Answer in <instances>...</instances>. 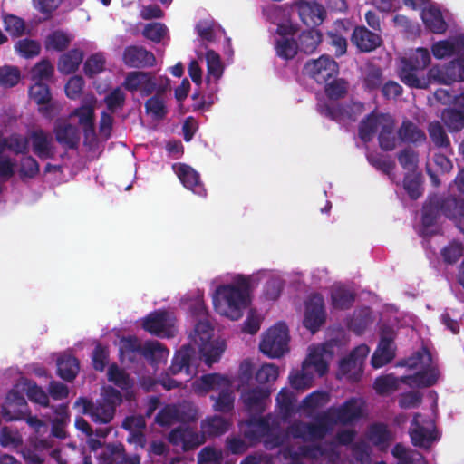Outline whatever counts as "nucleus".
<instances>
[{
  "label": "nucleus",
  "instance_id": "obj_57",
  "mask_svg": "<svg viewBox=\"0 0 464 464\" xmlns=\"http://www.w3.org/2000/svg\"><path fill=\"white\" fill-rule=\"evenodd\" d=\"M20 78L21 73L17 67L10 65L0 67V85L2 87H14L19 82Z\"/></svg>",
  "mask_w": 464,
  "mask_h": 464
},
{
  "label": "nucleus",
  "instance_id": "obj_27",
  "mask_svg": "<svg viewBox=\"0 0 464 464\" xmlns=\"http://www.w3.org/2000/svg\"><path fill=\"white\" fill-rule=\"evenodd\" d=\"M194 385L198 392L215 391L220 392L225 388L231 387L232 383L227 376L219 373H208L197 380Z\"/></svg>",
  "mask_w": 464,
  "mask_h": 464
},
{
  "label": "nucleus",
  "instance_id": "obj_53",
  "mask_svg": "<svg viewBox=\"0 0 464 464\" xmlns=\"http://www.w3.org/2000/svg\"><path fill=\"white\" fill-rule=\"evenodd\" d=\"M169 351L158 341L146 342L143 344L142 356L153 362L160 361L167 357Z\"/></svg>",
  "mask_w": 464,
  "mask_h": 464
},
{
  "label": "nucleus",
  "instance_id": "obj_9",
  "mask_svg": "<svg viewBox=\"0 0 464 464\" xmlns=\"http://www.w3.org/2000/svg\"><path fill=\"white\" fill-rule=\"evenodd\" d=\"M370 353V348L366 344H360L351 351V353L340 361L338 369V378L345 377L350 382L360 381L363 372V363Z\"/></svg>",
  "mask_w": 464,
  "mask_h": 464
},
{
  "label": "nucleus",
  "instance_id": "obj_7",
  "mask_svg": "<svg viewBox=\"0 0 464 464\" xmlns=\"http://www.w3.org/2000/svg\"><path fill=\"white\" fill-rule=\"evenodd\" d=\"M244 438L251 443L261 441L264 438L266 447L274 449L284 443V437L280 434H273V426L270 423V417H256L252 415L241 427Z\"/></svg>",
  "mask_w": 464,
  "mask_h": 464
},
{
  "label": "nucleus",
  "instance_id": "obj_48",
  "mask_svg": "<svg viewBox=\"0 0 464 464\" xmlns=\"http://www.w3.org/2000/svg\"><path fill=\"white\" fill-rule=\"evenodd\" d=\"M108 381L113 382L117 387L125 391L133 386V381L124 370L116 363L111 364L108 369Z\"/></svg>",
  "mask_w": 464,
  "mask_h": 464
},
{
  "label": "nucleus",
  "instance_id": "obj_29",
  "mask_svg": "<svg viewBox=\"0 0 464 464\" xmlns=\"http://www.w3.org/2000/svg\"><path fill=\"white\" fill-rule=\"evenodd\" d=\"M439 377V370L431 367L424 371H420L413 375L401 376V382L410 386L416 385L428 388L436 384Z\"/></svg>",
  "mask_w": 464,
  "mask_h": 464
},
{
  "label": "nucleus",
  "instance_id": "obj_51",
  "mask_svg": "<svg viewBox=\"0 0 464 464\" xmlns=\"http://www.w3.org/2000/svg\"><path fill=\"white\" fill-rule=\"evenodd\" d=\"M300 50L306 53H311L319 45L322 41V34L319 31L312 29L305 31L301 34L300 37Z\"/></svg>",
  "mask_w": 464,
  "mask_h": 464
},
{
  "label": "nucleus",
  "instance_id": "obj_5",
  "mask_svg": "<svg viewBox=\"0 0 464 464\" xmlns=\"http://www.w3.org/2000/svg\"><path fill=\"white\" fill-rule=\"evenodd\" d=\"M430 63L429 51L425 48H417L409 58L401 60L402 66L400 71L401 82L410 87L426 89L429 86V79L426 78L423 70Z\"/></svg>",
  "mask_w": 464,
  "mask_h": 464
},
{
  "label": "nucleus",
  "instance_id": "obj_4",
  "mask_svg": "<svg viewBox=\"0 0 464 464\" xmlns=\"http://www.w3.org/2000/svg\"><path fill=\"white\" fill-rule=\"evenodd\" d=\"M394 119L390 114L372 112L359 124L358 135L363 142H370L378 132L380 145H389L395 140Z\"/></svg>",
  "mask_w": 464,
  "mask_h": 464
},
{
  "label": "nucleus",
  "instance_id": "obj_28",
  "mask_svg": "<svg viewBox=\"0 0 464 464\" xmlns=\"http://www.w3.org/2000/svg\"><path fill=\"white\" fill-rule=\"evenodd\" d=\"M394 134L395 140H392L391 143L397 141L402 143H417L423 141L425 139L424 132L409 120L403 121L397 132L394 131Z\"/></svg>",
  "mask_w": 464,
  "mask_h": 464
},
{
  "label": "nucleus",
  "instance_id": "obj_33",
  "mask_svg": "<svg viewBox=\"0 0 464 464\" xmlns=\"http://www.w3.org/2000/svg\"><path fill=\"white\" fill-rule=\"evenodd\" d=\"M56 364L58 376L69 382L76 378L80 371V362L78 359L72 354L61 355L57 359Z\"/></svg>",
  "mask_w": 464,
  "mask_h": 464
},
{
  "label": "nucleus",
  "instance_id": "obj_31",
  "mask_svg": "<svg viewBox=\"0 0 464 464\" xmlns=\"http://www.w3.org/2000/svg\"><path fill=\"white\" fill-rule=\"evenodd\" d=\"M195 355V351L190 345H183L174 355L169 372L172 374H178L185 372L188 375L191 374L190 362Z\"/></svg>",
  "mask_w": 464,
  "mask_h": 464
},
{
  "label": "nucleus",
  "instance_id": "obj_47",
  "mask_svg": "<svg viewBox=\"0 0 464 464\" xmlns=\"http://www.w3.org/2000/svg\"><path fill=\"white\" fill-rule=\"evenodd\" d=\"M369 439L375 446L382 447L392 440V436L388 426L379 422L370 426Z\"/></svg>",
  "mask_w": 464,
  "mask_h": 464
},
{
  "label": "nucleus",
  "instance_id": "obj_56",
  "mask_svg": "<svg viewBox=\"0 0 464 464\" xmlns=\"http://www.w3.org/2000/svg\"><path fill=\"white\" fill-rule=\"evenodd\" d=\"M179 420V411L174 405L168 404L156 415L155 422L161 427H169Z\"/></svg>",
  "mask_w": 464,
  "mask_h": 464
},
{
  "label": "nucleus",
  "instance_id": "obj_52",
  "mask_svg": "<svg viewBox=\"0 0 464 464\" xmlns=\"http://www.w3.org/2000/svg\"><path fill=\"white\" fill-rule=\"evenodd\" d=\"M54 68L47 60H42L36 63L31 70V79L33 82H46L53 75Z\"/></svg>",
  "mask_w": 464,
  "mask_h": 464
},
{
  "label": "nucleus",
  "instance_id": "obj_34",
  "mask_svg": "<svg viewBox=\"0 0 464 464\" xmlns=\"http://www.w3.org/2000/svg\"><path fill=\"white\" fill-rule=\"evenodd\" d=\"M201 359L208 366L218 362L226 350V343L224 340H217L198 343Z\"/></svg>",
  "mask_w": 464,
  "mask_h": 464
},
{
  "label": "nucleus",
  "instance_id": "obj_39",
  "mask_svg": "<svg viewBox=\"0 0 464 464\" xmlns=\"http://www.w3.org/2000/svg\"><path fill=\"white\" fill-rule=\"evenodd\" d=\"M166 92H155V94L145 102L146 112L155 120H161L167 115Z\"/></svg>",
  "mask_w": 464,
  "mask_h": 464
},
{
  "label": "nucleus",
  "instance_id": "obj_26",
  "mask_svg": "<svg viewBox=\"0 0 464 464\" xmlns=\"http://www.w3.org/2000/svg\"><path fill=\"white\" fill-rule=\"evenodd\" d=\"M352 43L362 52H371L382 44L379 34L369 31L363 26H358L352 34Z\"/></svg>",
  "mask_w": 464,
  "mask_h": 464
},
{
  "label": "nucleus",
  "instance_id": "obj_62",
  "mask_svg": "<svg viewBox=\"0 0 464 464\" xmlns=\"http://www.w3.org/2000/svg\"><path fill=\"white\" fill-rule=\"evenodd\" d=\"M441 119L450 130H459L464 126L463 114L454 109H448L442 112Z\"/></svg>",
  "mask_w": 464,
  "mask_h": 464
},
{
  "label": "nucleus",
  "instance_id": "obj_18",
  "mask_svg": "<svg viewBox=\"0 0 464 464\" xmlns=\"http://www.w3.org/2000/svg\"><path fill=\"white\" fill-rule=\"evenodd\" d=\"M97 99L93 94H86L82 102L81 107L71 113V118L77 117L79 124L84 129L86 138L94 134V118Z\"/></svg>",
  "mask_w": 464,
  "mask_h": 464
},
{
  "label": "nucleus",
  "instance_id": "obj_11",
  "mask_svg": "<svg viewBox=\"0 0 464 464\" xmlns=\"http://www.w3.org/2000/svg\"><path fill=\"white\" fill-rule=\"evenodd\" d=\"M298 30V25L289 20L277 24L276 34L278 38L276 41V51L279 57L290 60L297 54L300 47L289 36L295 34Z\"/></svg>",
  "mask_w": 464,
  "mask_h": 464
},
{
  "label": "nucleus",
  "instance_id": "obj_44",
  "mask_svg": "<svg viewBox=\"0 0 464 464\" xmlns=\"http://www.w3.org/2000/svg\"><path fill=\"white\" fill-rule=\"evenodd\" d=\"M210 400L214 401L213 410L221 413H228L234 409L235 396L231 387L218 392V395H210Z\"/></svg>",
  "mask_w": 464,
  "mask_h": 464
},
{
  "label": "nucleus",
  "instance_id": "obj_46",
  "mask_svg": "<svg viewBox=\"0 0 464 464\" xmlns=\"http://www.w3.org/2000/svg\"><path fill=\"white\" fill-rule=\"evenodd\" d=\"M72 40V37L68 33L56 30L46 36L44 45L47 50L63 51L69 45Z\"/></svg>",
  "mask_w": 464,
  "mask_h": 464
},
{
  "label": "nucleus",
  "instance_id": "obj_36",
  "mask_svg": "<svg viewBox=\"0 0 464 464\" xmlns=\"http://www.w3.org/2000/svg\"><path fill=\"white\" fill-rule=\"evenodd\" d=\"M421 17L425 25L435 34H442L447 29V24L442 18L440 11L434 5L423 8Z\"/></svg>",
  "mask_w": 464,
  "mask_h": 464
},
{
  "label": "nucleus",
  "instance_id": "obj_24",
  "mask_svg": "<svg viewBox=\"0 0 464 464\" xmlns=\"http://www.w3.org/2000/svg\"><path fill=\"white\" fill-rule=\"evenodd\" d=\"M420 413L414 414L411 424L414 425L415 428L411 429L409 434L411 440V443L414 446L429 449L435 440H439V437L435 429L430 430L420 425Z\"/></svg>",
  "mask_w": 464,
  "mask_h": 464
},
{
  "label": "nucleus",
  "instance_id": "obj_55",
  "mask_svg": "<svg viewBox=\"0 0 464 464\" xmlns=\"http://www.w3.org/2000/svg\"><path fill=\"white\" fill-rule=\"evenodd\" d=\"M168 33L167 26L161 23H150L142 31V34L154 43H160L165 38H169Z\"/></svg>",
  "mask_w": 464,
  "mask_h": 464
},
{
  "label": "nucleus",
  "instance_id": "obj_45",
  "mask_svg": "<svg viewBox=\"0 0 464 464\" xmlns=\"http://www.w3.org/2000/svg\"><path fill=\"white\" fill-rule=\"evenodd\" d=\"M82 58L83 54L81 51L72 50L61 56L58 69L63 73H72L78 69Z\"/></svg>",
  "mask_w": 464,
  "mask_h": 464
},
{
  "label": "nucleus",
  "instance_id": "obj_30",
  "mask_svg": "<svg viewBox=\"0 0 464 464\" xmlns=\"http://www.w3.org/2000/svg\"><path fill=\"white\" fill-rule=\"evenodd\" d=\"M230 421L220 416L208 417L200 423L201 433L206 438H216L225 434L230 428Z\"/></svg>",
  "mask_w": 464,
  "mask_h": 464
},
{
  "label": "nucleus",
  "instance_id": "obj_60",
  "mask_svg": "<svg viewBox=\"0 0 464 464\" xmlns=\"http://www.w3.org/2000/svg\"><path fill=\"white\" fill-rule=\"evenodd\" d=\"M464 246L461 243L453 241L441 249V256L446 264L453 265L463 256Z\"/></svg>",
  "mask_w": 464,
  "mask_h": 464
},
{
  "label": "nucleus",
  "instance_id": "obj_54",
  "mask_svg": "<svg viewBox=\"0 0 464 464\" xmlns=\"http://www.w3.org/2000/svg\"><path fill=\"white\" fill-rule=\"evenodd\" d=\"M126 94L121 87L112 89L104 98L107 109L111 112L121 110L125 104Z\"/></svg>",
  "mask_w": 464,
  "mask_h": 464
},
{
  "label": "nucleus",
  "instance_id": "obj_21",
  "mask_svg": "<svg viewBox=\"0 0 464 464\" xmlns=\"http://www.w3.org/2000/svg\"><path fill=\"white\" fill-rule=\"evenodd\" d=\"M298 12L301 21L307 26L319 25L323 23L325 10L314 1L301 0L294 5Z\"/></svg>",
  "mask_w": 464,
  "mask_h": 464
},
{
  "label": "nucleus",
  "instance_id": "obj_40",
  "mask_svg": "<svg viewBox=\"0 0 464 464\" xmlns=\"http://www.w3.org/2000/svg\"><path fill=\"white\" fill-rule=\"evenodd\" d=\"M334 424L330 422L326 411L317 418L316 422L307 423V441L323 440L330 431Z\"/></svg>",
  "mask_w": 464,
  "mask_h": 464
},
{
  "label": "nucleus",
  "instance_id": "obj_49",
  "mask_svg": "<svg viewBox=\"0 0 464 464\" xmlns=\"http://www.w3.org/2000/svg\"><path fill=\"white\" fill-rule=\"evenodd\" d=\"M399 382H401V378L398 379L392 374H386L375 379L373 388L378 394L384 395L397 391Z\"/></svg>",
  "mask_w": 464,
  "mask_h": 464
},
{
  "label": "nucleus",
  "instance_id": "obj_32",
  "mask_svg": "<svg viewBox=\"0 0 464 464\" xmlns=\"http://www.w3.org/2000/svg\"><path fill=\"white\" fill-rule=\"evenodd\" d=\"M421 224L425 228L434 226L440 215L442 210L440 208V196L431 195L424 202L422 206Z\"/></svg>",
  "mask_w": 464,
  "mask_h": 464
},
{
  "label": "nucleus",
  "instance_id": "obj_20",
  "mask_svg": "<svg viewBox=\"0 0 464 464\" xmlns=\"http://www.w3.org/2000/svg\"><path fill=\"white\" fill-rule=\"evenodd\" d=\"M172 169L186 188L198 196L205 197L207 195L199 174L192 167L185 163H176Z\"/></svg>",
  "mask_w": 464,
  "mask_h": 464
},
{
  "label": "nucleus",
  "instance_id": "obj_64",
  "mask_svg": "<svg viewBox=\"0 0 464 464\" xmlns=\"http://www.w3.org/2000/svg\"><path fill=\"white\" fill-rule=\"evenodd\" d=\"M3 18L5 30L12 36L17 37L25 32L24 22L18 16L5 14Z\"/></svg>",
  "mask_w": 464,
  "mask_h": 464
},
{
  "label": "nucleus",
  "instance_id": "obj_58",
  "mask_svg": "<svg viewBox=\"0 0 464 464\" xmlns=\"http://www.w3.org/2000/svg\"><path fill=\"white\" fill-rule=\"evenodd\" d=\"M14 50L24 58H32L39 54L41 46L38 42L25 38L15 44Z\"/></svg>",
  "mask_w": 464,
  "mask_h": 464
},
{
  "label": "nucleus",
  "instance_id": "obj_13",
  "mask_svg": "<svg viewBox=\"0 0 464 464\" xmlns=\"http://www.w3.org/2000/svg\"><path fill=\"white\" fill-rule=\"evenodd\" d=\"M326 313L324 297L320 294H313L305 303L304 325L315 334L325 323Z\"/></svg>",
  "mask_w": 464,
  "mask_h": 464
},
{
  "label": "nucleus",
  "instance_id": "obj_22",
  "mask_svg": "<svg viewBox=\"0 0 464 464\" xmlns=\"http://www.w3.org/2000/svg\"><path fill=\"white\" fill-rule=\"evenodd\" d=\"M123 61L126 65L132 68L152 67L156 63L154 54L141 46L127 47L123 53Z\"/></svg>",
  "mask_w": 464,
  "mask_h": 464
},
{
  "label": "nucleus",
  "instance_id": "obj_43",
  "mask_svg": "<svg viewBox=\"0 0 464 464\" xmlns=\"http://www.w3.org/2000/svg\"><path fill=\"white\" fill-rule=\"evenodd\" d=\"M55 134L57 141L65 145H76L79 140L77 128L66 121L58 122Z\"/></svg>",
  "mask_w": 464,
  "mask_h": 464
},
{
  "label": "nucleus",
  "instance_id": "obj_41",
  "mask_svg": "<svg viewBox=\"0 0 464 464\" xmlns=\"http://www.w3.org/2000/svg\"><path fill=\"white\" fill-rule=\"evenodd\" d=\"M206 62L208 66L207 83L217 82L222 76L224 65L218 53L212 50L206 53Z\"/></svg>",
  "mask_w": 464,
  "mask_h": 464
},
{
  "label": "nucleus",
  "instance_id": "obj_10",
  "mask_svg": "<svg viewBox=\"0 0 464 464\" xmlns=\"http://www.w3.org/2000/svg\"><path fill=\"white\" fill-rule=\"evenodd\" d=\"M364 403L361 399L353 397L339 407H332L326 413L332 424L348 425L362 417Z\"/></svg>",
  "mask_w": 464,
  "mask_h": 464
},
{
  "label": "nucleus",
  "instance_id": "obj_2",
  "mask_svg": "<svg viewBox=\"0 0 464 464\" xmlns=\"http://www.w3.org/2000/svg\"><path fill=\"white\" fill-rule=\"evenodd\" d=\"M34 153L40 158H50L44 167L45 172L67 170L71 175H76L84 169V160L80 147H34Z\"/></svg>",
  "mask_w": 464,
  "mask_h": 464
},
{
  "label": "nucleus",
  "instance_id": "obj_37",
  "mask_svg": "<svg viewBox=\"0 0 464 464\" xmlns=\"http://www.w3.org/2000/svg\"><path fill=\"white\" fill-rule=\"evenodd\" d=\"M29 97L35 103L40 105L39 111L42 113L47 114L49 112L51 92L46 82H34L29 89Z\"/></svg>",
  "mask_w": 464,
  "mask_h": 464
},
{
  "label": "nucleus",
  "instance_id": "obj_8",
  "mask_svg": "<svg viewBox=\"0 0 464 464\" xmlns=\"http://www.w3.org/2000/svg\"><path fill=\"white\" fill-rule=\"evenodd\" d=\"M288 327L280 322L270 327L264 334L259 350L270 358H280L288 351Z\"/></svg>",
  "mask_w": 464,
  "mask_h": 464
},
{
  "label": "nucleus",
  "instance_id": "obj_6",
  "mask_svg": "<svg viewBox=\"0 0 464 464\" xmlns=\"http://www.w3.org/2000/svg\"><path fill=\"white\" fill-rule=\"evenodd\" d=\"M122 86L130 92H138L140 96L147 97L155 92L169 91L170 81L152 72L133 71L127 73Z\"/></svg>",
  "mask_w": 464,
  "mask_h": 464
},
{
  "label": "nucleus",
  "instance_id": "obj_50",
  "mask_svg": "<svg viewBox=\"0 0 464 464\" xmlns=\"http://www.w3.org/2000/svg\"><path fill=\"white\" fill-rule=\"evenodd\" d=\"M332 304L340 310L349 309L354 302V295L344 288L339 287L333 290L331 295Z\"/></svg>",
  "mask_w": 464,
  "mask_h": 464
},
{
  "label": "nucleus",
  "instance_id": "obj_63",
  "mask_svg": "<svg viewBox=\"0 0 464 464\" xmlns=\"http://www.w3.org/2000/svg\"><path fill=\"white\" fill-rule=\"evenodd\" d=\"M26 395L32 402H35L43 407L49 406V396L44 389L32 382L27 384Z\"/></svg>",
  "mask_w": 464,
  "mask_h": 464
},
{
  "label": "nucleus",
  "instance_id": "obj_12",
  "mask_svg": "<svg viewBox=\"0 0 464 464\" xmlns=\"http://www.w3.org/2000/svg\"><path fill=\"white\" fill-rule=\"evenodd\" d=\"M51 136L39 127L28 130L26 138L11 133L6 127H0V145H47Z\"/></svg>",
  "mask_w": 464,
  "mask_h": 464
},
{
  "label": "nucleus",
  "instance_id": "obj_35",
  "mask_svg": "<svg viewBox=\"0 0 464 464\" xmlns=\"http://www.w3.org/2000/svg\"><path fill=\"white\" fill-rule=\"evenodd\" d=\"M364 111L363 104L361 102H352L345 107L338 109H325L322 113L332 117L337 121H355Z\"/></svg>",
  "mask_w": 464,
  "mask_h": 464
},
{
  "label": "nucleus",
  "instance_id": "obj_23",
  "mask_svg": "<svg viewBox=\"0 0 464 464\" xmlns=\"http://www.w3.org/2000/svg\"><path fill=\"white\" fill-rule=\"evenodd\" d=\"M394 357L393 337L391 334H382L372 356L371 364L373 368L378 369L391 362Z\"/></svg>",
  "mask_w": 464,
  "mask_h": 464
},
{
  "label": "nucleus",
  "instance_id": "obj_16",
  "mask_svg": "<svg viewBox=\"0 0 464 464\" xmlns=\"http://www.w3.org/2000/svg\"><path fill=\"white\" fill-rule=\"evenodd\" d=\"M29 412L27 401L18 391L11 390L1 408V414L6 421L21 420Z\"/></svg>",
  "mask_w": 464,
  "mask_h": 464
},
{
  "label": "nucleus",
  "instance_id": "obj_19",
  "mask_svg": "<svg viewBox=\"0 0 464 464\" xmlns=\"http://www.w3.org/2000/svg\"><path fill=\"white\" fill-rule=\"evenodd\" d=\"M395 147H378L373 150H368L366 157L368 162L374 167L377 170L382 171L383 174L389 176L393 179V170L396 167L394 159L388 153Z\"/></svg>",
  "mask_w": 464,
  "mask_h": 464
},
{
  "label": "nucleus",
  "instance_id": "obj_42",
  "mask_svg": "<svg viewBox=\"0 0 464 464\" xmlns=\"http://www.w3.org/2000/svg\"><path fill=\"white\" fill-rule=\"evenodd\" d=\"M440 203L442 215L455 222L459 218L461 211H464V199L455 197L443 198L440 196Z\"/></svg>",
  "mask_w": 464,
  "mask_h": 464
},
{
  "label": "nucleus",
  "instance_id": "obj_59",
  "mask_svg": "<svg viewBox=\"0 0 464 464\" xmlns=\"http://www.w3.org/2000/svg\"><path fill=\"white\" fill-rule=\"evenodd\" d=\"M279 376V369L274 363L263 364L256 372L255 379L259 384L275 382Z\"/></svg>",
  "mask_w": 464,
  "mask_h": 464
},
{
  "label": "nucleus",
  "instance_id": "obj_61",
  "mask_svg": "<svg viewBox=\"0 0 464 464\" xmlns=\"http://www.w3.org/2000/svg\"><path fill=\"white\" fill-rule=\"evenodd\" d=\"M403 188L411 199L416 200L421 197L423 188L419 176L406 174L403 179Z\"/></svg>",
  "mask_w": 464,
  "mask_h": 464
},
{
  "label": "nucleus",
  "instance_id": "obj_17",
  "mask_svg": "<svg viewBox=\"0 0 464 464\" xmlns=\"http://www.w3.org/2000/svg\"><path fill=\"white\" fill-rule=\"evenodd\" d=\"M142 328L151 335L164 338L171 336L169 314L166 310H155L142 320Z\"/></svg>",
  "mask_w": 464,
  "mask_h": 464
},
{
  "label": "nucleus",
  "instance_id": "obj_15",
  "mask_svg": "<svg viewBox=\"0 0 464 464\" xmlns=\"http://www.w3.org/2000/svg\"><path fill=\"white\" fill-rule=\"evenodd\" d=\"M304 71L318 83H324L339 72L338 63L329 55H322L318 59L306 63Z\"/></svg>",
  "mask_w": 464,
  "mask_h": 464
},
{
  "label": "nucleus",
  "instance_id": "obj_25",
  "mask_svg": "<svg viewBox=\"0 0 464 464\" xmlns=\"http://www.w3.org/2000/svg\"><path fill=\"white\" fill-rule=\"evenodd\" d=\"M431 50L437 59H443L452 54L464 56V36L459 35L437 42L432 45Z\"/></svg>",
  "mask_w": 464,
  "mask_h": 464
},
{
  "label": "nucleus",
  "instance_id": "obj_3",
  "mask_svg": "<svg viewBox=\"0 0 464 464\" xmlns=\"http://www.w3.org/2000/svg\"><path fill=\"white\" fill-rule=\"evenodd\" d=\"M122 402V395L119 390L108 386L104 389L100 399L95 401L80 397L77 404L82 405L83 414L89 415L94 423H110L116 412V408Z\"/></svg>",
  "mask_w": 464,
  "mask_h": 464
},
{
  "label": "nucleus",
  "instance_id": "obj_38",
  "mask_svg": "<svg viewBox=\"0 0 464 464\" xmlns=\"http://www.w3.org/2000/svg\"><path fill=\"white\" fill-rule=\"evenodd\" d=\"M392 454L397 460L396 464H428L420 452L407 449L401 443L394 445Z\"/></svg>",
  "mask_w": 464,
  "mask_h": 464
},
{
  "label": "nucleus",
  "instance_id": "obj_1",
  "mask_svg": "<svg viewBox=\"0 0 464 464\" xmlns=\"http://www.w3.org/2000/svg\"><path fill=\"white\" fill-rule=\"evenodd\" d=\"M250 278L239 275L234 284L217 287L213 295V305L217 313L237 321L249 304Z\"/></svg>",
  "mask_w": 464,
  "mask_h": 464
},
{
  "label": "nucleus",
  "instance_id": "obj_14",
  "mask_svg": "<svg viewBox=\"0 0 464 464\" xmlns=\"http://www.w3.org/2000/svg\"><path fill=\"white\" fill-rule=\"evenodd\" d=\"M271 391L266 387H247L241 390L240 399L251 415H261L266 409Z\"/></svg>",
  "mask_w": 464,
  "mask_h": 464
}]
</instances>
